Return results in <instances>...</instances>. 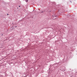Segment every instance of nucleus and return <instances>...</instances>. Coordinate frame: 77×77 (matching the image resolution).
I'll list each match as a JSON object with an SVG mask.
<instances>
[{
    "label": "nucleus",
    "mask_w": 77,
    "mask_h": 77,
    "mask_svg": "<svg viewBox=\"0 0 77 77\" xmlns=\"http://www.w3.org/2000/svg\"><path fill=\"white\" fill-rule=\"evenodd\" d=\"M25 2H26V3H27V2H29V0H26Z\"/></svg>",
    "instance_id": "obj_1"
},
{
    "label": "nucleus",
    "mask_w": 77,
    "mask_h": 77,
    "mask_svg": "<svg viewBox=\"0 0 77 77\" xmlns=\"http://www.w3.org/2000/svg\"><path fill=\"white\" fill-rule=\"evenodd\" d=\"M54 17H56V15H54Z\"/></svg>",
    "instance_id": "obj_2"
},
{
    "label": "nucleus",
    "mask_w": 77,
    "mask_h": 77,
    "mask_svg": "<svg viewBox=\"0 0 77 77\" xmlns=\"http://www.w3.org/2000/svg\"><path fill=\"white\" fill-rule=\"evenodd\" d=\"M44 12V11H42V12H41V13H42L43 12Z\"/></svg>",
    "instance_id": "obj_3"
},
{
    "label": "nucleus",
    "mask_w": 77,
    "mask_h": 77,
    "mask_svg": "<svg viewBox=\"0 0 77 77\" xmlns=\"http://www.w3.org/2000/svg\"><path fill=\"white\" fill-rule=\"evenodd\" d=\"M19 7H20V6H19Z\"/></svg>",
    "instance_id": "obj_4"
},
{
    "label": "nucleus",
    "mask_w": 77,
    "mask_h": 77,
    "mask_svg": "<svg viewBox=\"0 0 77 77\" xmlns=\"http://www.w3.org/2000/svg\"><path fill=\"white\" fill-rule=\"evenodd\" d=\"M15 27H17V26H15Z\"/></svg>",
    "instance_id": "obj_5"
},
{
    "label": "nucleus",
    "mask_w": 77,
    "mask_h": 77,
    "mask_svg": "<svg viewBox=\"0 0 77 77\" xmlns=\"http://www.w3.org/2000/svg\"><path fill=\"white\" fill-rule=\"evenodd\" d=\"M7 15H8V14H7Z\"/></svg>",
    "instance_id": "obj_6"
},
{
    "label": "nucleus",
    "mask_w": 77,
    "mask_h": 77,
    "mask_svg": "<svg viewBox=\"0 0 77 77\" xmlns=\"http://www.w3.org/2000/svg\"><path fill=\"white\" fill-rule=\"evenodd\" d=\"M52 17H53V15L52 16Z\"/></svg>",
    "instance_id": "obj_7"
},
{
    "label": "nucleus",
    "mask_w": 77,
    "mask_h": 77,
    "mask_svg": "<svg viewBox=\"0 0 77 77\" xmlns=\"http://www.w3.org/2000/svg\"><path fill=\"white\" fill-rule=\"evenodd\" d=\"M2 35H3V34H2Z\"/></svg>",
    "instance_id": "obj_8"
},
{
    "label": "nucleus",
    "mask_w": 77,
    "mask_h": 77,
    "mask_svg": "<svg viewBox=\"0 0 77 77\" xmlns=\"http://www.w3.org/2000/svg\"><path fill=\"white\" fill-rule=\"evenodd\" d=\"M17 46H18V45H17Z\"/></svg>",
    "instance_id": "obj_9"
}]
</instances>
